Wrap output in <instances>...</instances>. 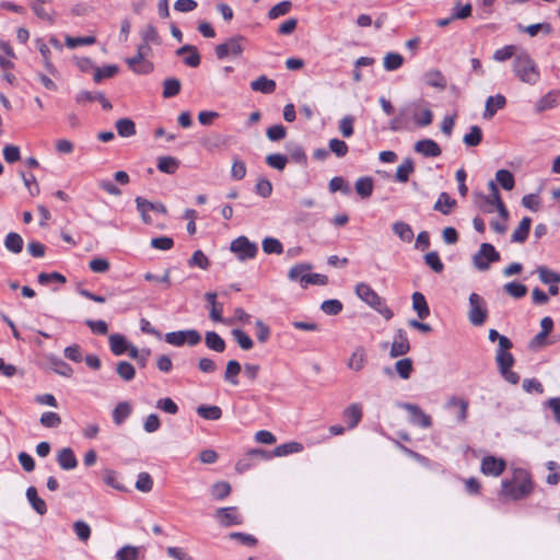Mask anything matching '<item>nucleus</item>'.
Returning <instances> with one entry per match:
<instances>
[{
  "mask_svg": "<svg viewBox=\"0 0 560 560\" xmlns=\"http://www.w3.org/2000/svg\"><path fill=\"white\" fill-rule=\"evenodd\" d=\"M261 245H262V250L268 255H270V254L280 255L283 252V246H282L281 242L275 237L264 238Z\"/></svg>",
  "mask_w": 560,
  "mask_h": 560,
  "instance_id": "864d4df0",
  "label": "nucleus"
},
{
  "mask_svg": "<svg viewBox=\"0 0 560 560\" xmlns=\"http://www.w3.org/2000/svg\"><path fill=\"white\" fill-rule=\"evenodd\" d=\"M135 487L138 491L150 492L153 488V479L148 472L142 471L138 475Z\"/></svg>",
  "mask_w": 560,
  "mask_h": 560,
  "instance_id": "5fc2aeb1",
  "label": "nucleus"
},
{
  "mask_svg": "<svg viewBox=\"0 0 560 560\" xmlns=\"http://www.w3.org/2000/svg\"><path fill=\"white\" fill-rule=\"evenodd\" d=\"M468 406H469V402L467 399L457 397V396H451L447 399L446 405H445V407L447 409L457 410L456 419L459 423L466 422L467 415H468Z\"/></svg>",
  "mask_w": 560,
  "mask_h": 560,
  "instance_id": "f3484780",
  "label": "nucleus"
},
{
  "mask_svg": "<svg viewBox=\"0 0 560 560\" xmlns=\"http://www.w3.org/2000/svg\"><path fill=\"white\" fill-rule=\"evenodd\" d=\"M495 179L505 190H512L515 185L513 174L508 170H499L495 174Z\"/></svg>",
  "mask_w": 560,
  "mask_h": 560,
  "instance_id": "3c124183",
  "label": "nucleus"
},
{
  "mask_svg": "<svg viewBox=\"0 0 560 560\" xmlns=\"http://www.w3.org/2000/svg\"><path fill=\"white\" fill-rule=\"evenodd\" d=\"M197 413L206 420H219L222 417V410L218 406L201 405L197 408Z\"/></svg>",
  "mask_w": 560,
  "mask_h": 560,
  "instance_id": "49530a36",
  "label": "nucleus"
},
{
  "mask_svg": "<svg viewBox=\"0 0 560 560\" xmlns=\"http://www.w3.org/2000/svg\"><path fill=\"white\" fill-rule=\"evenodd\" d=\"M423 82L433 89L443 91L447 86V80L445 75L438 69H431L423 73Z\"/></svg>",
  "mask_w": 560,
  "mask_h": 560,
  "instance_id": "a211bd4d",
  "label": "nucleus"
},
{
  "mask_svg": "<svg viewBox=\"0 0 560 560\" xmlns=\"http://www.w3.org/2000/svg\"><path fill=\"white\" fill-rule=\"evenodd\" d=\"M26 498L31 503L32 508L40 515H44L47 512V506L45 501L38 497L37 490L35 487H28L26 490Z\"/></svg>",
  "mask_w": 560,
  "mask_h": 560,
  "instance_id": "72a5a7b5",
  "label": "nucleus"
},
{
  "mask_svg": "<svg viewBox=\"0 0 560 560\" xmlns=\"http://www.w3.org/2000/svg\"><path fill=\"white\" fill-rule=\"evenodd\" d=\"M373 179L369 176L358 178L354 184L355 191L362 198H369L373 192Z\"/></svg>",
  "mask_w": 560,
  "mask_h": 560,
  "instance_id": "58836bf2",
  "label": "nucleus"
},
{
  "mask_svg": "<svg viewBox=\"0 0 560 560\" xmlns=\"http://www.w3.org/2000/svg\"><path fill=\"white\" fill-rule=\"evenodd\" d=\"M190 267H198L202 270H207L210 266V261L205 253L200 249L194 252L191 258L188 260Z\"/></svg>",
  "mask_w": 560,
  "mask_h": 560,
  "instance_id": "6e6d98bb",
  "label": "nucleus"
},
{
  "mask_svg": "<svg viewBox=\"0 0 560 560\" xmlns=\"http://www.w3.org/2000/svg\"><path fill=\"white\" fill-rule=\"evenodd\" d=\"M512 348V342L508 337L500 338V348L497 351L495 361L500 372L512 368L514 358L509 350Z\"/></svg>",
  "mask_w": 560,
  "mask_h": 560,
  "instance_id": "9d476101",
  "label": "nucleus"
},
{
  "mask_svg": "<svg viewBox=\"0 0 560 560\" xmlns=\"http://www.w3.org/2000/svg\"><path fill=\"white\" fill-rule=\"evenodd\" d=\"M241 370H242V366L236 360L229 361L226 363L224 380L232 385H237L238 384L237 375L241 373Z\"/></svg>",
  "mask_w": 560,
  "mask_h": 560,
  "instance_id": "37998d69",
  "label": "nucleus"
},
{
  "mask_svg": "<svg viewBox=\"0 0 560 560\" xmlns=\"http://www.w3.org/2000/svg\"><path fill=\"white\" fill-rule=\"evenodd\" d=\"M400 407L409 412L410 421L415 425L424 429L430 428L432 425L431 417L427 415L418 405L405 402L401 404Z\"/></svg>",
  "mask_w": 560,
  "mask_h": 560,
  "instance_id": "9b49d317",
  "label": "nucleus"
},
{
  "mask_svg": "<svg viewBox=\"0 0 560 560\" xmlns=\"http://www.w3.org/2000/svg\"><path fill=\"white\" fill-rule=\"evenodd\" d=\"M164 340L174 347L196 346L201 341V335L196 329L177 330L165 334Z\"/></svg>",
  "mask_w": 560,
  "mask_h": 560,
  "instance_id": "6e6552de",
  "label": "nucleus"
},
{
  "mask_svg": "<svg viewBox=\"0 0 560 560\" xmlns=\"http://www.w3.org/2000/svg\"><path fill=\"white\" fill-rule=\"evenodd\" d=\"M500 260V254L495 250L494 246L489 243H482L479 250L474 255L472 261L475 267L480 271H486L490 268L491 262Z\"/></svg>",
  "mask_w": 560,
  "mask_h": 560,
  "instance_id": "0eeeda50",
  "label": "nucleus"
},
{
  "mask_svg": "<svg viewBox=\"0 0 560 560\" xmlns=\"http://www.w3.org/2000/svg\"><path fill=\"white\" fill-rule=\"evenodd\" d=\"M404 63V57L398 52H388L385 55L383 66L387 71H394Z\"/></svg>",
  "mask_w": 560,
  "mask_h": 560,
  "instance_id": "09e8293b",
  "label": "nucleus"
},
{
  "mask_svg": "<svg viewBox=\"0 0 560 560\" xmlns=\"http://www.w3.org/2000/svg\"><path fill=\"white\" fill-rule=\"evenodd\" d=\"M534 489L532 474L524 468H514L511 478L502 480L499 494L503 500L518 501L530 495Z\"/></svg>",
  "mask_w": 560,
  "mask_h": 560,
  "instance_id": "f257e3e1",
  "label": "nucleus"
},
{
  "mask_svg": "<svg viewBox=\"0 0 560 560\" xmlns=\"http://www.w3.org/2000/svg\"><path fill=\"white\" fill-rule=\"evenodd\" d=\"M425 264L434 271L442 272L444 269V265L436 252H430L424 256Z\"/></svg>",
  "mask_w": 560,
  "mask_h": 560,
  "instance_id": "338daca9",
  "label": "nucleus"
},
{
  "mask_svg": "<svg viewBox=\"0 0 560 560\" xmlns=\"http://www.w3.org/2000/svg\"><path fill=\"white\" fill-rule=\"evenodd\" d=\"M139 557V548L135 546H124L116 552L117 560H137Z\"/></svg>",
  "mask_w": 560,
  "mask_h": 560,
  "instance_id": "680f3d73",
  "label": "nucleus"
},
{
  "mask_svg": "<svg viewBox=\"0 0 560 560\" xmlns=\"http://www.w3.org/2000/svg\"><path fill=\"white\" fill-rule=\"evenodd\" d=\"M487 314L488 312L483 298L477 293H471L469 295V322L475 326H480L486 322Z\"/></svg>",
  "mask_w": 560,
  "mask_h": 560,
  "instance_id": "1a4fd4ad",
  "label": "nucleus"
},
{
  "mask_svg": "<svg viewBox=\"0 0 560 560\" xmlns=\"http://www.w3.org/2000/svg\"><path fill=\"white\" fill-rule=\"evenodd\" d=\"M250 89L255 92L270 94L276 90V81L267 78L266 75H260L250 82Z\"/></svg>",
  "mask_w": 560,
  "mask_h": 560,
  "instance_id": "cd10ccee",
  "label": "nucleus"
},
{
  "mask_svg": "<svg viewBox=\"0 0 560 560\" xmlns=\"http://www.w3.org/2000/svg\"><path fill=\"white\" fill-rule=\"evenodd\" d=\"M206 346L217 352H223L225 350V341L215 331H208L205 337Z\"/></svg>",
  "mask_w": 560,
  "mask_h": 560,
  "instance_id": "ea45409f",
  "label": "nucleus"
},
{
  "mask_svg": "<svg viewBox=\"0 0 560 560\" xmlns=\"http://www.w3.org/2000/svg\"><path fill=\"white\" fill-rule=\"evenodd\" d=\"M201 147L208 152L219 151L228 145V140L222 135H210L200 140Z\"/></svg>",
  "mask_w": 560,
  "mask_h": 560,
  "instance_id": "4be33fe9",
  "label": "nucleus"
},
{
  "mask_svg": "<svg viewBox=\"0 0 560 560\" xmlns=\"http://www.w3.org/2000/svg\"><path fill=\"white\" fill-rule=\"evenodd\" d=\"M24 241L16 232H10L4 238V247L12 254H20L23 249Z\"/></svg>",
  "mask_w": 560,
  "mask_h": 560,
  "instance_id": "473e14b6",
  "label": "nucleus"
},
{
  "mask_svg": "<svg viewBox=\"0 0 560 560\" xmlns=\"http://www.w3.org/2000/svg\"><path fill=\"white\" fill-rule=\"evenodd\" d=\"M394 233L402 241V242H411L413 238V231L411 226L402 221H397L393 224Z\"/></svg>",
  "mask_w": 560,
  "mask_h": 560,
  "instance_id": "a19ab883",
  "label": "nucleus"
},
{
  "mask_svg": "<svg viewBox=\"0 0 560 560\" xmlns=\"http://www.w3.org/2000/svg\"><path fill=\"white\" fill-rule=\"evenodd\" d=\"M142 42L149 43V44H159L160 43V36L156 31V28L152 24H148L143 27V30L140 33Z\"/></svg>",
  "mask_w": 560,
  "mask_h": 560,
  "instance_id": "e2e57ef3",
  "label": "nucleus"
},
{
  "mask_svg": "<svg viewBox=\"0 0 560 560\" xmlns=\"http://www.w3.org/2000/svg\"><path fill=\"white\" fill-rule=\"evenodd\" d=\"M504 291L509 295H511L515 299H520V298H523L526 295L527 288H526V285H524L522 283L509 282V283L504 284Z\"/></svg>",
  "mask_w": 560,
  "mask_h": 560,
  "instance_id": "69168bd1",
  "label": "nucleus"
},
{
  "mask_svg": "<svg viewBox=\"0 0 560 560\" xmlns=\"http://www.w3.org/2000/svg\"><path fill=\"white\" fill-rule=\"evenodd\" d=\"M329 150L338 158L347 155L349 148L348 144L338 138H332L328 142Z\"/></svg>",
  "mask_w": 560,
  "mask_h": 560,
  "instance_id": "bf43d9fd",
  "label": "nucleus"
},
{
  "mask_svg": "<svg viewBox=\"0 0 560 560\" xmlns=\"http://www.w3.org/2000/svg\"><path fill=\"white\" fill-rule=\"evenodd\" d=\"M368 361L366 351L363 347L359 346L354 349V351L351 353L347 366L348 369L359 372L364 369Z\"/></svg>",
  "mask_w": 560,
  "mask_h": 560,
  "instance_id": "412c9836",
  "label": "nucleus"
},
{
  "mask_svg": "<svg viewBox=\"0 0 560 560\" xmlns=\"http://www.w3.org/2000/svg\"><path fill=\"white\" fill-rule=\"evenodd\" d=\"M177 56H185L183 61L186 66L191 68H197L200 62V54L196 46L192 45H184L176 50Z\"/></svg>",
  "mask_w": 560,
  "mask_h": 560,
  "instance_id": "6ab92c4d",
  "label": "nucleus"
},
{
  "mask_svg": "<svg viewBox=\"0 0 560 560\" xmlns=\"http://www.w3.org/2000/svg\"><path fill=\"white\" fill-rule=\"evenodd\" d=\"M515 77L523 83L535 85L540 80V70L536 61L527 52L515 56L512 63Z\"/></svg>",
  "mask_w": 560,
  "mask_h": 560,
  "instance_id": "f03ea898",
  "label": "nucleus"
},
{
  "mask_svg": "<svg viewBox=\"0 0 560 560\" xmlns=\"http://www.w3.org/2000/svg\"><path fill=\"white\" fill-rule=\"evenodd\" d=\"M292 8V3L289 0H284L282 2H279L278 4L273 5L269 12L268 18L271 20L278 19L279 16L285 15L290 12Z\"/></svg>",
  "mask_w": 560,
  "mask_h": 560,
  "instance_id": "4d7b16f0",
  "label": "nucleus"
},
{
  "mask_svg": "<svg viewBox=\"0 0 560 560\" xmlns=\"http://www.w3.org/2000/svg\"><path fill=\"white\" fill-rule=\"evenodd\" d=\"M505 467L504 459L491 455L485 456L481 460V471L488 476L498 477L504 471Z\"/></svg>",
  "mask_w": 560,
  "mask_h": 560,
  "instance_id": "4468645a",
  "label": "nucleus"
},
{
  "mask_svg": "<svg viewBox=\"0 0 560 560\" xmlns=\"http://www.w3.org/2000/svg\"><path fill=\"white\" fill-rule=\"evenodd\" d=\"M117 132L120 137L127 138L136 133V125L129 118H120L115 124Z\"/></svg>",
  "mask_w": 560,
  "mask_h": 560,
  "instance_id": "c03bdc74",
  "label": "nucleus"
},
{
  "mask_svg": "<svg viewBox=\"0 0 560 560\" xmlns=\"http://www.w3.org/2000/svg\"><path fill=\"white\" fill-rule=\"evenodd\" d=\"M410 351V343L407 332L398 329L394 336L389 355L392 358L402 357Z\"/></svg>",
  "mask_w": 560,
  "mask_h": 560,
  "instance_id": "ddd939ff",
  "label": "nucleus"
},
{
  "mask_svg": "<svg viewBox=\"0 0 560 560\" xmlns=\"http://www.w3.org/2000/svg\"><path fill=\"white\" fill-rule=\"evenodd\" d=\"M413 150L424 158H438L442 153L440 145L432 139H422L417 141Z\"/></svg>",
  "mask_w": 560,
  "mask_h": 560,
  "instance_id": "dca6fc26",
  "label": "nucleus"
},
{
  "mask_svg": "<svg viewBox=\"0 0 560 560\" xmlns=\"http://www.w3.org/2000/svg\"><path fill=\"white\" fill-rule=\"evenodd\" d=\"M246 42V38L242 35L233 36L215 46V56L219 59H224L229 56L238 57L243 54Z\"/></svg>",
  "mask_w": 560,
  "mask_h": 560,
  "instance_id": "39448f33",
  "label": "nucleus"
},
{
  "mask_svg": "<svg viewBox=\"0 0 560 560\" xmlns=\"http://www.w3.org/2000/svg\"><path fill=\"white\" fill-rule=\"evenodd\" d=\"M36 44H37L38 50L42 55L43 65H44L46 71L54 77L58 75L59 72L51 61V51H50L49 47L39 38L36 39Z\"/></svg>",
  "mask_w": 560,
  "mask_h": 560,
  "instance_id": "393cba45",
  "label": "nucleus"
},
{
  "mask_svg": "<svg viewBox=\"0 0 560 560\" xmlns=\"http://www.w3.org/2000/svg\"><path fill=\"white\" fill-rule=\"evenodd\" d=\"M530 224L532 219L529 217H524L518 226L512 233L511 241L514 243H524L528 237Z\"/></svg>",
  "mask_w": 560,
  "mask_h": 560,
  "instance_id": "c85d7f7f",
  "label": "nucleus"
},
{
  "mask_svg": "<svg viewBox=\"0 0 560 560\" xmlns=\"http://www.w3.org/2000/svg\"><path fill=\"white\" fill-rule=\"evenodd\" d=\"M126 62L128 67L138 74H147L150 73L153 70L152 62L148 61L144 58H139V55H136L135 57L127 58Z\"/></svg>",
  "mask_w": 560,
  "mask_h": 560,
  "instance_id": "a878e982",
  "label": "nucleus"
},
{
  "mask_svg": "<svg viewBox=\"0 0 560 560\" xmlns=\"http://www.w3.org/2000/svg\"><path fill=\"white\" fill-rule=\"evenodd\" d=\"M345 421L349 429L355 428L362 419V407L360 404H351L343 410Z\"/></svg>",
  "mask_w": 560,
  "mask_h": 560,
  "instance_id": "bb28decb",
  "label": "nucleus"
},
{
  "mask_svg": "<svg viewBox=\"0 0 560 560\" xmlns=\"http://www.w3.org/2000/svg\"><path fill=\"white\" fill-rule=\"evenodd\" d=\"M215 517L218 522L224 526L229 527L232 525H238L242 524L243 518L241 514L238 513L237 508L235 506H228V508H220L215 511Z\"/></svg>",
  "mask_w": 560,
  "mask_h": 560,
  "instance_id": "f8f14e48",
  "label": "nucleus"
},
{
  "mask_svg": "<svg viewBox=\"0 0 560 560\" xmlns=\"http://www.w3.org/2000/svg\"><path fill=\"white\" fill-rule=\"evenodd\" d=\"M489 187L491 189V195L482 198L480 209L486 213H492L493 211L497 210L500 218L503 219V221H508L509 211L500 197L495 184L493 182H490Z\"/></svg>",
  "mask_w": 560,
  "mask_h": 560,
  "instance_id": "20e7f679",
  "label": "nucleus"
},
{
  "mask_svg": "<svg viewBox=\"0 0 560 560\" xmlns=\"http://www.w3.org/2000/svg\"><path fill=\"white\" fill-rule=\"evenodd\" d=\"M156 166L162 173L174 174L179 167V161L173 156H160Z\"/></svg>",
  "mask_w": 560,
  "mask_h": 560,
  "instance_id": "4c0bfd02",
  "label": "nucleus"
},
{
  "mask_svg": "<svg viewBox=\"0 0 560 560\" xmlns=\"http://www.w3.org/2000/svg\"><path fill=\"white\" fill-rule=\"evenodd\" d=\"M109 347L115 355H121L128 350V342L126 338L120 334H113L108 338Z\"/></svg>",
  "mask_w": 560,
  "mask_h": 560,
  "instance_id": "f704fd0d",
  "label": "nucleus"
},
{
  "mask_svg": "<svg viewBox=\"0 0 560 560\" xmlns=\"http://www.w3.org/2000/svg\"><path fill=\"white\" fill-rule=\"evenodd\" d=\"M415 171V165L411 159L407 158L397 167L395 178L399 183H406L409 179L410 174Z\"/></svg>",
  "mask_w": 560,
  "mask_h": 560,
  "instance_id": "e433bc0d",
  "label": "nucleus"
},
{
  "mask_svg": "<svg viewBox=\"0 0 560 560\" xmlns=\"http://www.w3.org/2000/svg\"><path fill=\"white\" fill-rule=\"evenodd\" d=\"M481 140L482 131L478 126H471L469 132L463 138V141L467 147H476L481 142Z\"/></svg>",
  "mask_w": 560,
  "mask_h": 560,
  "instance_id": "603ef678",
  "label": "nucleus"
},
{
  "mask_svg": "<svg viewBox=\"0 0 560 560\" xmlns=\"http://www.w3.org/2000/svg\"><path fill=\"white\" fill-rule=\"evenodd\" d=\"M455 206V199L451 198L447 192H441L433 209L435 211L442 212L443 214H448Z\"/></svg>",
  "mask_w": 560,
  "mask_h": 560,
  "instance_id": "c9c22d12",
  "label": "nucleus"
},
{
  "mask_svg": "<svg viewBox=\"0 0 560 560\" xmlns=\"http://www.w3.org/2000/svg\"><path fill=\"white\" fill-rule=\"evenodd\" d=\"M163 85H164L163 96L165 98L173 97V96L177 95L180 91V82H179V80L174 79V78L166 79L164 81Z\"/></svg>",
  "mask_w": 560,
  "mask_h": 560,
  "instance_id": "052dcab7",
  "label": "nucleus"
},
{
  "mask_svg": "<svg viewBox=\"0 0 560 560\" xmlns=\"http://www.w3.org/2000/svg\"><path fill=\"white\" fill-rule=\"evenodd\" d=\"M537 272L542 283L550 284L560 282V273L551 271L544 266L538 267Z\"/></svg>",
  "mask_w": 560,
  "mask_h": 560,
  "instance_id": "13d9d810",
  "label": "nucleus"
},
{
  "mask_svg": "<svg viewBox=\"0 0 560 560\" xmlns=\"http://www.w3.org/2000/svg\"><path fill=\"white\" fill-rule=\"evenodd\" d=\"M230 250L235 254L240 261L254 259L258 253L256 243L250 242L246 236H238L230 244Z\"/></svg>",
  "mask_w": 560,
  "mask_h": 560,
  "instance_id": "423d86ee",
  "label": "nucleus"
},
{
  "mask_svg": "<svg viewBox=\"0 0 560 560\" xmlns=\"http://www.w3.org/2000/svg\"><path fill=\"white\" fill-rule=\"evenodd\" d=\"M355 294L385 319L388 320L394 316L393 311L386 305L384 299H382L370 284L364 282L358 283Z\"/></svg>",
  "mask_w": 560,
  "mask_h": 560,
  "instance_id": "7ed1b4c3",
  "label": "nucleus"
},
{
  "mask_svg": "<svg viewBox=\"0 0 560 560\" xmlns=\"http://www.w3.org/2000/svg\"><path fill=\"white\" fill-rule=\"evenodd\" d=\"M57 462L65 470H71L78 466V459L70 447H63L58 452Z\"/></svg>",
  "mask_w": 560,
  "mask_h": 560,
  "instance_id": "5701e85b",
  "label": "nucleus"
},
{
  "mask_svg": "<svg viewBox=\"0 0 560 560\" xmlns=\"http://www.w3.org/2000/svg\"><path fill=\"white\" fill-rule=\"evenodd\" d=\"M266 163L272 168L282 171V170H284V167L288 163V158L280 153H273V154L267 155Z\"/></svg>",
  "mask_w": 560,
  "mask_h": 560,
  "instance_id": "0e129e2a",
  "label": "nucleus"
},
{
  "mask_svg": "<svg viewBox=\"0 0 560 560\" xmlns=\"http://www.w3.org/2000/svg\"><path fill=\"white\" fill-rule=\"evenodd\" d=\"M206 299L211 305L210 318L214 322L223 323L224 319L222 317V304L217 302V294L214 292H208L206 294Z\"/></svg>",
  "mask_w": 560,
  "mask_h": 560,
  "instance_id": "79ce46f5",
  "label": "nucleus"
},
{
  "mask_svg": "<svg viewBox=\"0 0 560 560\" xmlns=\"http://www.w3.org/2000/svg\"><path fill=\"white\" fill-rule=\"evenodd\" d=\"M396 373L402 378L408 380L413 371V363L410 358H404L395 363Z\"/></svg>",
  "mask_w": 560,
  "mask_h": 560,
  "instance_id": "a18cd8bd",
  "label": "nucleus"
},
{
  "mask_svg": "<svg viewBox=\"0 0 560 560\" xmlns=\"http://www.w3.org/2000/svg\"><path fill=\"white\" fill-rule=\"evenodd\" d=\"M50 3L51 0H33L31 8L38 19L44 20L49 24H54L56 13L52 9L47 7Z\"/></svg>",
  "mask_w": 560,
  "mask_h": 560,
  "instance_id": "2eb2a0df",
  "label": "nucleus"
},
{
  "mask_svg": "<svg viewBox=\"0 0 560 560\" xmlns=\"http://www.w3.org/2000/svg\"><path fill=\"white\" fill-rule=\"evenodd\" d=\"M103 480L107 486L114 488L117 491H127L125 485L119 480L118 474L112 469H106L104 471Z\"/></svg>",
  "mask_w": 560,
  "mask_h": 560,
  "instance_id": "de8ad7c7",
  "label": "nucleus"
},
{
  "mask_svg": "<svg viewBox=\"0 0 560 560\" xmlns=\"http://www.w3.org/2000/svg\"><path fill=\"white\" fill-rule=\"evenodd\" d=\"M232 335H233L234 339L236 340V342L238 343V346L243 350H249V349L253 348V346H254L253 340L243 330H241V329H233L232 330Z\"/></svg>",
  "mask_w": 560,
  "mask_h": 560,
  "instance_id": "774afa93",
  "label": "nucleus"
},
{
  "mask_svg": "<svg viewBox=\"0 0 560 560\" xmlns=\"http://www.w3.org/2000/svg\"><path fill=\"white\" fill-rule=\"evenodd\" d=\"M412 308L416 311L420 319H424L430 315V308L424 295L420 292L412 294Z\"/></svg>",
  "mask_w": 560,
  "mask_h": 560,
  "instance_id": "7c9ffc66",
  "label": "nucleus"
},
{
  "mask_svg": "<svg viewBox=\"0 0 560 560\" xmlns=\"http://www.w3.org/2000/svg\"><path fill=\"white\" fill-rule=\"evenodd\" d=\"M310 269L311 266L308 265H295L293 266L288 273V277L292 281H298L300 284L305 288L307 287L308 278H310Z\"/></svg>",
  "mask_w": 560,
  "mask_h": 560,
  "instance_id": "b1692460",
  "label": "nucleus"
},
{
  "mask_svg": "<svg viewBox=\"0 0 560 560\" xmlns=\"http://www.w3.org/2000/svg\"><path fill=\"white\" fill-rule=\"evenodd\" d=\"M506 105V98L502 94L489 96L486 101L483 118L491 119L498 110L504 108Z\"/></svg>",
  "mask_w": 560,
  "mask_h": 560,
  "instance_id": "aec40b11",
  "label": "nucleus"
},
{
  "mask_svg": "<svg viewBox=\"0 0 560 560\" xmlns=\"http://www.w3.org/2000/svg\"><path fill=\"white\" fill-rule=\"evenodd\" d=\"M116 372L119 377L126 382L133 380L136 376L133 365L127 361H119L116 366Z\"/></svg>",
  "mask_w": 560,
  "mask_h": 560,
  "instance_id": "8fccbe9b",
  "label": "nucleus"
},
{
  "mask_svg": "<svg viewBox=\"0 0 560 560\" xmlns=\"http://www.w3.org/2000/svg\"><path fill=\"white\" fill-rule=\"evenodd\" d=\"M132 412V406L128 401H121L113 410V420L116 425L125 422Z\"/></svg>",
  "mask_w": 560,
  "mask_h": 560,
  "instance_id": "2f4dec72",
  "label": "nucleus"
},
{
  "mask_svg": "<svg viewBox=\"0 0 560 560\" xmlns=\"http://www.w3.org/2000/svg\"><path fill=\"white\" fill-rule=\"evenodd\" d=\"M303 450L304 446L302 443L292 441L284 444H280L277 447H275L272 451V456L283 457L290 454L301 453Z\"/></svg>",
  "mask_w": 560,
  "mask_h": 560,
  "instance_id": "c756f323",
  "label": "nucleus"
}]
</instances>
